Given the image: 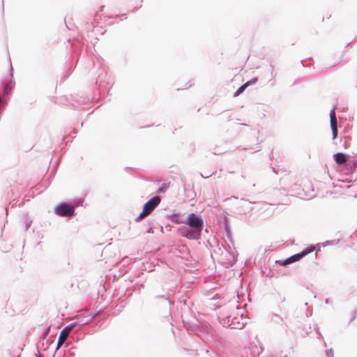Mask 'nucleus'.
I'll use <instances>...</instances> for the list:
<instances>
[{
  "instance_id": "1",
  "label": "nucleus",
  "mask_w": 357,
  "mask_h": 357,
  "mask_svg": "<svg viewBox=\"0 0 357 357\" xmlns=\"http://www.w3.org/2000/svg\"><path fill=\"white\" fill-rule=\"evenodd\" d=\"M183 223L189 226L190 229L187 233L182 234V236L189 239H199L200 238L204 227V221L200 215L193 213H190Z\"/></svg>"
},
{
  "instance_id": "2",
  "label": "nucleus",
  "mask_w": 357,
  "mask_h": 357,
  "mask_svg": "<svg viewBox=\"0 0 357 357\" xmlns=\"http://www.w3.org/2000/svg\"><path fill=\"white\" fill-rule=\"evenodd\" d=\"M160 198L158 196L154 197L151 198L149 202H147L143 207L142 212L139 214V215L136 218V221H139L149 215L153 209L160 204Z\"/></svg>"
},
{
  "instance_id": "3",
  "label": "nucleus",
  "mask_w": 357,
  "mask_h": 357,
  "mask_svg": "<svg viewBox=\"0 0 357 357\" xmlns=\"http://www.w3.org/2000/svg\"><path fill=\"white\" fill-rule=\"evenodd\" d=\"M75 208L73 206L66 203L59 204L55 208V213L62 217L72 216L74 214Z\"/></svg>"
},
{
  "instance_id": "4",
  "label": "nucleus",
  "mask_w": 357,
  "mask_h": 357,
  "mask_svg": "<svg viewBox=\"0 0 357 357\" xmlns=\"http://www.w3.org/2000/svg\"><path fill=\"white\" fill-rule=\"evenodd\" d=\"M314 250V248L313 246H311L309 248H307L306 250L302 251L301 253L294 255L288 259H287L284 262L283 265H287L294 262H296L303 258V257L306 256L307 254L312 252Z\"/></svg>"
},
{
  "instance_id": "5",
  "label": "nucleus",
  "mask_w": 357,
  "mask_h": 357,
  "mask_svg": "<svg viewBox=\"0 0 357 357\" xmlns=\"http://www.w3.org/2000/svg\"><path fill=\"white\" fill-rule=\"evenodd\" d=\"M330 119H331V127L333 132V138L335 139L337 136V119L335 112V109H333L330 113Z\"/></svg>"
},
{
  "instance_id": "6",
  "label": "nucleus",
  "mask_w": 357,
  "mask_h": 357,
  "mask_svg": "<svg viewBox=\"0 0 357 357\" xmlns=\"http://www.w3.org/2000/svg\"><path fill=\"white\" fill-rule=\"evenodd\" d=\"M70 331H71V328L66 327L61 331L59 336L56 349H59L62 346V344L65 342Z\"/></svg>"
},
{
  "instance_id": "7",
  "label": "nucleus",
  "mask_w": 357,
  "mask_h": 357,
  "mask_svg": "<svg viewBox=\"0 0 357 357\" xmlns=\"http://www.w3.org/2000/svg\"><path fill=\"white\" fill-rule=\"evenodd\" d=\"M257 82V78H254L253 79L250 80V81H248L246 83H245L244 84H243L241 87H239L236 91L234 93V97H236L238 96H239L241 93H243L245 89L252 85V84H255L256 82Z\"/></svg>"
},
{
  "instance_id": "8",
  "label": "nucleus",
  "mask_w": 357,
  "mask_h": 357,
  "mask_svg": "<svg viewBox=\"0 0 357 357\" xmlns=\"http://www.w3.org/2000/svg\"><path fill=\"white\" fill-rule=\"evenodd\" d=\"M335 160L338 165H342L346 162L347 159L342 153H338L334 155Z\"/></svg>"
},
{
  "instance_id": "9",
  "label": "nucleus",
  "mask_w": 357,
  "mask_h": 357,
  "mask_svg": "<svg viewBox=\"0 0 357 357\" xmlns=\"http://www.w3.org/2000/svg\"><path fill=\"white\" fill-rule=\"evenodd\" d=\"M8 90H9V91L10 90V87H9L8 86H6L5 87V93H8Z\"/></svg>"
},
{
  "instance_id": "10",
  "label": "nucleus",
  "mask_w": 357,
  "mask_h": 357,
  "mask_svg": "<svg viewBox=\"0 0 357 357\" xmlns=\"http://www.w3.org/2000/svg\"><path fill=\"white\" fill-rule=\"evenodd\" d=\"M231 325H232V328H236L238 326H236V324L234 323H233V321L231 323Z\"/></svg>"
},
{
  "instance_id": "11",
  "label": "nucleus",
  "mask_w": 357,
  "mask_h": 357,
  "mask_svg": "<svg viewBox=\"0 0 357 357\" xmlns=\"http://www.w3.org/2000/svg\"><path fill=\"white\" fill-rule=\"evenodd\" d=\"M237 325H238V326H243V323L240 324V322H239V321H238V322H237Z\"/></svg>"
}]
</instances>
